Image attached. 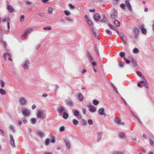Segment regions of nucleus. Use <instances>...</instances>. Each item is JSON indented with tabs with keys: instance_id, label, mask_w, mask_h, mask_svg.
<instances>
[{
	"instance_id": "22",
	"label": "nucleus",
	"mask_w": 154,
	"mask_h": 154,
	"mask_svg": "<svg viewBox=\"0 0 154 154\" xmlns=\"http://www.w3.org/2000/svg\"><path fill=\"white\" fill-rule=\"evenodd\" d=\"M2 43L3 44V45L4 46L6 50L7 51H9V48L8 47H7V44L6 43V41H3Z\"/></svg>"
},
{
	"instance_id": "1",
	"label": "nucleus",
	"mask_w": 154,
	"mask_h": 154,
	"mask_svg": "<svg viewBox=\"0 0 154 154\" xmlns=\"http://www.w3.org/2000/svg\"><path fill=\"white\" fill-rule=\"evenodd\" d=\"M57 110L60 115H61L63 112L66 111L65 107L61 105H59L57 107Z\"/></svg>"
},
{
	"instance_id": "62",
	"label": "nucleus",
	"mask_w": 154,
	"mask_h": 154,
	"mask_svg": "<svg viewBox=\"0 0 154 154\" xmlns=\"http://www.w3.org/2000/svg\"><path fill=\"white\" fill-rule=\"evenodd\" d=\"M121 100H122V101L124 102V103L126 105H127V102H126L125 100L123 98V97H121Z\"/></svg>"
},
{
	"instance_id": "26",
	"label": "nucleus",
	"mask_w": 154,
	"mask_h": 154,
	"mask_svg": "<svg viewBox=\"0 0 154 154\" xmlns=\"http://www.w3.org/2000/svg\"><path fill=\"white\" fill-rule=\"evenodd\" d=\"M117 13L116 12H115L113 14H112L111 15V18L114 19H116L117 18Z\"/></svg>"
},
{
	"instance_id": "61",
	"label": "nucleus",
	"mask_w": 154,
	"mask_h": 154,
	"mask_svg": "<svg viewBox=\"0 0 154 154\" xmlns=\"http://www.w3.org/2000/svg\"><path fill=\"white\" fill-rule=\"evenodd\" d=\"M147 81L146 79L143 80L141 81L140 82V84H144L146 83V82Z\"/></svg>"
},
{
	"instance_id": "28",
	"label": "nucleus",
	"mask_w": 154,
	"mask_h": 154,
	"mask_svg": "<svg viewBox=\"0 0 154 154\" xmlns=\"http://www.w3.org/2000/svg\"><path fill=\"white\" fill-rule=\"evenodd\" d=\"M114 23L115 25L117 26H119L120 25V22L117 20H116L114 21Z\"/></svg>"
},
{
	"instance_id": "52",
	"label": "nucleus",
	"mask_w": 154,
	"mask_h": 154,
	"mask_svg": "<svg viewBox=\"0 0 154 154\" xmlns=\"http://www.w3.org/2000/svg\"><path fill=\"white\" fill-rule=\"evenodd\" d=\"M120 55L121 57H123L125 56V53L123 52H121L120 53Z\"/></svg>"
},
{
	"instance_id": "51",
	"label": "nucleus",
	"mask_w": 154,
	"mask_h": 154,
	"mask_svg": "<svg viewBox=\"0 0 154 154\" xmlns=\"http://www.w3.org/2000/svg\"><path fill=\"white\" fill-rule=\"evenodd\" d=\"M64 13L67 16H68L70 15V12L69 11L65 10L64 11Z\"/></svg>"
},
{
	"instance_id": "20",
	"label": "nucleus",
	"mask_w": 154,
	"mask_h": 154,
	"mask_svg": "<svg viewBox=\"0 0 154 154\" xmlns=\"http://www.w3.org/2000/svg\"><path fill=\"white\" fill-rule=\"evenodd\" d=\"M87 57L90 60H94V58L91 56L90 53L88 52H87Z\"/></svg>"
},
{
	"instance_id": "58",
	"label": "nucleus",
	"mask_w": 154,
	"mask_h": 154,
	"mask_svg": "<svg viewBox=\"0 0 154 154\" xmlns=\"http://www.w3.org/2000/svg\"><path fill=\"white\" fill-rule=\"evenodd\" d=\"M4 131H2V130H1V129H0V134H1L2 136H4Z\"/></svg>"
},
{
	"instance_id": "54",
	"label": "nucleus",
	"mask_w": 154,
	"mask_h": 154,
	"mask_svg": "<svg viewBox=\"0 0 154 154\" xmlns=\"http://www.w3.org/2000/svg\"><path fill=\"white\" fill-rule=\"evenodd\" d=\"M24 16L23 15H21L20 17V21L22 22L24 20Z\"/></svg>"
},
{
	"instance_id": "23",
	"label": "nucleus",
	"mask_w": 154,
	"mask_h": 154,
	"mask_svg": "<svg viewBox=\"0 0 154 154\" xmlns=\"http://www.w3.org/2000/svg\"><path fill=\"white\" fill-rule=\"evenodd\" d=\"M104 109L103 108H101L98 110V113L100 115H102L103 114V112Z\"/></svg>"
},
{
	"instance_id": "46",
	"label": "nucleus",
	"mask_w": 154,
	"mask_h": 154,
	"mask_svg": "<svg viewBox=\"0 0 154 154\" xmlns=\"http://www.w3.org/2000/svg\"><path fill=\"white\" fill-rule=\"evenodd\" d=\"M36 122V119L35 118H32L31 119V122L32 124H34Z\"/></svg>"
},
{
	"instance_id": "48",
	"label": "nucleus",
	"mask_w": 154,
	"mask_h": 154,
	"mask_svg": "<svg viewBox=\"0 0 154 154\" xmlns=\"http://www.w3.org/2000/svg\"><path fill=\"white\" fill-rule=\"evenodd\" d=\"M88 122L89 125H92L93 124V122L91 119H88Z\"/></svg>"
},
{
	"instance_id": "16",
	"label": "nucleus",
	"mask_w": 154,
	"mask_h": 154,
	"mask_svg": "<svg viewBox=\"0 0 154 154\" xmlns=\"http://www.w3.org/2000/svg\"><path fill=\"white\" fill-rule=\"evenodd\" d=\"M116 122L119 125H123L124 124L123 122H121V121L119 118H117L115 119Z\"/></svg>"
},
{
	"instance_id": "27",
	"label": "nucleus",
	"mask_w": 154,
	"mask_h": 154,
	"mask_svg": "<svg viewBox=\"0 0 154 154\" xmlns=\"http://www.w3.org/2000/svg\"><path fill=\"white\" fill-rule=\"evenodd\" d=\"M37 133L38 135L41 137H42L44 136V133L42 131H38Z\"/></svg>"
},
{
	"instance_id": "15",
	"label": "nucleus",
	"mask_w": 154,
	"mask_h": 154,
	"mask_svg": "<svg viewBox=\"0 0 154 154\" xmlns=\"http://www.w3.org/2000/svg\"><path fill=\"white\" fill-rule=\"evenodd\" d=\"M85 19H86V21L87 22V23L90 26H92L93 25L91 21L88 18V16L85 15Z\"/></svg>"
},
{
	"instance_id": "64",
	"label": "nucleus",
	"mask_w": 154,
	"mask_h": 154,
	"mask_svg": "<svg viewBox=\"0 0 154 154\" xmlns=\"http://www.w3.org/2000/svg\"><path fill=\"white\" fill-rule=\"evenodd\" d=\"M137 73L138 75L140 77H141L142 75L141 72L139 71H137Z\"/></svg>"
},
{
	"instance_id": "14",
	"label": "nucleus",
	"mask_w": 154,
	"mask_h": 154,
	"mask_svg": "<svg viewBox=\"0 0 154 154\" xmlns=\"http://www.w3.org/2000/svg\"><path fill=\"white\" fill-rule=\"evenodd\" d=\"M108 25L110 27V28L114 30L118 34L119 33V32L118 30V29H117V28H116L115 26L112 25V24H111L110 23L108 24Z\"/></svg>"
},
{
	"instance_id": "50",
	"label": "nucleus",
	"mask_w": 154,
	"mask_h": 154,
	"mask_svg": "<svg viewBox=\"0 0 154 154\" xmlns=\"http://www.w3.org/2000/svg\"><path fill=\"white\" fill-rule=\"evenodd\" d=\"M10 130H11L13 132H15V129L14 128V127L13 125H11L10 126Z\"/></svg>"
},
{
	"instance_id": "12",
	"label": "nucleus",
	"mask_w": 154,
	"mask_h": 154,
	"mask_svg": "<svg viewBox=\"0 0 154 154\" xmlns=\"http://www.w3.org/2000/svg\"><path fill=\"white\" fill-rule=\"evenodd\" d=\"M125 4L126 6L128 8V10L131 12L133 11L132 6L129 2H125Z\"/></svg>"
},
{
	"instance_id": "60",
	"label": "nucleus",
	"mask_w": 154,
	"mask_h": 154,
	"mask_svg": "<svg viewBox=\"0 0 154 154\" xmlns=\"http://www.w3.org/2000/svg\"><path fill=\"white\" fill-rule=\"evenodd\" d=\"M144 85L145 87L146 88H149V84L147 83V81L146 82V83H145L144 84Z\"/></svg>"
},
{
	"instance_id": "6",
	"label": "nucleus",
	"mask_w": 154,
	"mask_h": 154,
	"mask_svg": "<svg viewBox=\"0 0 154 154\" xmlns=\"http://www.w3.org/2000/svg\"><path fill=\"white\" fill-rule=\"evenodd\" d=\"M75 96L80 101L82 102L83 100L84 96L81 93H78L75 94Z\"/></svg>"
},
{
	"instance_id": "47",
	"label": "nucleus",
	"mask_w": 154,
	"mask_h": 154,
	"mask_svg": "<svg viewBox=\"0 0 154 154\" xmlns=\"http://www.w3.org/2000/svg\"><path fill=\"white\" fill-rule=\"evenodd\" d=\"M65 130V127L64 126H61L59 128V131L60 132H62Z\"/></svg>"
},
{
	"instance_id": "37",
	"label": "nucleus",
	"mask_w": 154,
	"mask_h": 154,
	"mask_svg": "<svg viewBox=\"0 0 154 154\" xmlns=\"http://www.w3.org/2000/svg\"><path fill=\"white\" fill-rule=\"evenodd\" d=\"M0 82L1 87L2 88H4L5 86V82L3 80H1L0 81Z\"/></svg>"
},
{
	"instance_id": "21",
	"label": "nucleus",
	"mask_w": 154,
	"mask_h": 154,
	"mask_svg": "<svg viewBox=\"0 0 154 154\" xmlns=\"http://www.w3.org/2000/svg\"><path fill=\"white\" fill-rule=\"evenodd\" d=\"M7 6L8 9L10 12H12L13 11L14 9L12 6L7 5Z\"/></svg>"
},
{
	"instance_id": "57",
	"label": "nucleus",
	"mask_w": 154,
	"mask_h": 154,
	"mask_svg": "<svg viewBox=\"0 0 154 154\" xmlns=\"http://www.w3.org/2000/svg\"><path fill=\"white\" fill-rule=\"evenodd\" d=\"M67 20H68V21H70V22H72L73 21V20L71 19L70 17H66V18H65Z\"/></svg>"
},
{
	"instance_id": "17",
	"label": "nucleus",
	"mask_w": 154,
	"mask_h": 154,
	"mask_svg": "<svg viewBox=\"0 0 154 154\" xmlns=\"http://www.w3.org/2000/svg\"><path fill=\"white\" fill-rule=\"evenodd\" d=\"M103 134V132L102 131H100L98 132L97 136V141L99 142L101 139L102 136Z\"/></svg>"
},
{
	"instance_id": "56",
	"label": "nucleus",
	"mask_w": 154,
	"mask_h": 154,
	"mask_svg": "<svg viewBox=\"0 0 154 154\" xmlns=\"http://www.w3.org/2000/svg\"><path fill=\"white\" fill-rule=\"evenodd\" d=\"M106 32L109 35H112V32L111 31L109 30H106Z\"/></svg>"
},
{
	"instance_id": "32",
	"label": "nucleus",
	"mask_w": 154,
	"mask_h": 154,
	"mask_svg": "<svg viewBox=\"0 0 154 154\" xmlns=\"http://www.w3.org/2000/svg\"><path fill=\"white\" fill-rule=\"evenodd\" d=\"M82 124L84 126H86L87 125L86 121L84 119H82L81 120Z\"/></svg>"
},
{
	"instance_id": "63",
	"label": "nucleus",
	"mask_w": 154,
	"mask_h": 154,
	"mask_svg": "<svg viewBox=\"0 0 154 154\" xmlns=\"http://www.w3.org/2000/svg\"><path fill=\"white\" fill-rule=\"evenodd\" d=\"M125 63H119V66L121 67H123L124 65H125Z\"/></svg>"
},
{
	"instance_id": "24",
	"label": "nucleus",
	"mask_w": 154,
	"mask_h": 154,
	"mask_svg": "<svg viewBox=\"0 0 154 154\" xmlns=\"http://www.w3.org/2000/svg\"><path fill=\"white\" fill-rule=\"evenodd\" d=\"M4 59L5 60H6V58L7 57H11V54L8 52H6L4 54L3 56Z\"/></svg>"
},
{
	"instance_id": "18",
	"label": "nucleus",
	"mask_w": 154,
	"mask_h": 154,
	"mask_svg": "<svg viewBox=\"0 0 154 154\" xmlns=\"http://www.w3.org/2000/svg\"><path fill=\"white\" fill-rule=\"evenodd\" d=\"M131 64L133 67L136 66L137 65V63L135 60L133 58H132L131 60Z\"/></svg>"
},
{
	"instance_id": "49",
	"label": "nucleus",
	"mask_w": 154,
	"mask_h": 154,
	"mask_svg": "<svg viewBox=\"0 0 154 154\" xmlns=\"http://www.w3.org/2000/svg\"><path fill=\"white\" fill-rule=\"evenodd\" d=\"M125 4H124V3H122L120 4V6L123 9L125 10Z\"/></svg>"
},
{
	"instance_id": "9",
	"label": "nucleus",
	"mask_w": 154,
	"mask_h": 154,
	"mask_svg": "<svg viewBox=\"0 0 154 154\" xmlns=\"http://www.w3.org/2000/svg\"><path fill=\"white\" fill-rule=\"evenodd\" d=\"M91 29L93 32L94 35L96 38H97L98 36L99 32L94 27H93L91 28Z\"/></svg>"
},
{
	"instance_id": "39",
	"label": "nucleus",
	"mask_w": 154,
	"mask_h": 154,
	"mask_svg": "<svg viewBox=\"0 0 154 154\" xmlns=\"http://www.w3.org/2000/svg\"><path fill=\"white\" fill-rule=\"evenodd\" d=\"M106 20L104 15L103 16V19L100 20V22L101 23L106 22Z\"/></svg>"
},
{
	"instance_id": "36",
	"label": "nucleus",
	"mask_w": 154,
	"mask_h": 154,
	"mask_svg": "<svg viewBox=\"0 0 154 154\" xmlns=\"http://www.w3.org/2000/svg\"><path fill=\"white\" fill-rule=\"evenodd\" d=\"M0 93L2 95H5L6 94V91L2 88H0Z\"/></svg>"
},
{
	"instance_id": "19",
	"label": "nucleus",
	"mask_w": 154,
	"mask_h": 154,
	"mask_svg": "<svg viewBox=\"0 0 154 154\" xmlns=\"http://www.w3.org/2000/svg\"><path fill=\"white\" fill-rule=\"evenodd\" d=\"M100 18V14L98 13L96 14L94 16V18L96 21H98Z\"/></svg>"
},
{
	"instance_id": "5",
	"label": "nucleus",
	"mask_w": 154,
	"mask_h": 154,
	"mask_svg": "<svg viewBox=\"0 0 154 154\" xmlns=\"http://www.w3.org/2000/svg\"><path fill=\"white\" fill-rule=\"evenodd\" d=\"M36 115L39 118L43 119L44 118V113L42 111L38 110L36 113Z\"/></svg>"
},
{
	"instance_id": "13",
	"label": "nucleus",
	"mask_w": 154,
	"mask_h": 154,
	"mask_svg": "<svg viewBox=\"0 0 154 154\" xmlns=\"http://www.w3.org/2000/svg\"><path fill=\"white\" fill-rule=\"evenodd\" d=\"M29 64V61L25 60L24 63L22 64V66L24 69H27L28 67V65Z\"/></svg>"
},
{
	"instance_id": "44",
	"label": "nucleus",
	"mask_w": 154,
	"mask_h": 154,
	"mask_svg": "<svg viewBox=\"0 0 154 154\" xmlns=\"http://www.w3.org/2000/svg\"><path fill=\"white\" fill-rule=\"evenodd\" d=\"M51 29V27L50 26H48L46 27H44L43 28V29L44 30H49Z\"/></svg>"
},
{
	"instance_id": "38",
	"label": "nucleus",
	"mask_w": 154,
	"mask_h": 154,
	"mask_svg": "<svg viewBox=\"0 0 154 154\" xmlns=\"http://www.w3.org/2000/svg\"><path fill=\"white\" fill-rule=\"evenodd\" d=\"M50 141V140L49 138H47L45 139V144L46 145H48Z\"/></svg>"
},
{
	"instance_id": "30",
	"label": "nucleus",
	"mask_w": 154,
	"mask_h": 154,
	"mask_svg": "<svg viewBox=\"0 0 154 154\" xmlns=\"http://www.w3.org/2000/svg\"><path fill=\"white\" fill-rule=\"evenodd\" d=\"M119 135V137L121 138H124L125 136V133L122 132H120Z\"/></svg>"
},
{
	"instance_id": "33",
	"label": "nucleus",
	"mask_w": 154,
	"mask_h": 154,
	"mask_svg": "<svg viewBox=\"0 0 154 154\" xmlns=\"http://www.w3.org/2000/svg\"><path fill=\"white\" fill-rule=\"evenodd\" d=\"M53 8L51 7H49L48 8V11L49 14H51L52 13Z\"/></svg>"
},
{
	"instance_id": "8",
	"label": "nucleus",
	"mask_w": 154,
	"mask_h": 154,
	"mask_svg": "<svg viewBox=\"0 0 154 154\" xmlns=\"http://www.w3.org/2000/svg\"><path fill=\"white\" fill-rule=\"evenodd\" d=\"M19 100L20 103L22 105H25L27 103V100L24 97H21Z\"/></svg>"
},
{
	"instance_id": "53",
	"label": "nucleus",
	"mask_w": 154,
	"mask_h": 154,
	"mask_svg": "<svg viewBox=\"0 0 154 154\" xmlns=\"http://www.w3.org/2000/svg\"><path fill=\"white\" fill-rule=\"evenodd\" d=\"M149 143L151 145L154 146V142L150 138H149Z\"/></svg>"
},
{
	"instance_id": "40",
	"label": "nucleus",
	"mask_w": 154,
	"mask_h": 154,
	"mask_svg": "<svg viewBox=\"0 0 154 154\" xmlns=\"http://www.w3.org/2000/svg\"><path fill=\"white\" fill-rule=\"evenodd\" d=\"M66 103L67 105L70 106H72L73 105V102L71 101H67Z\"/></svg>"
},
{
	"instance_id": "4",
	"label": "nucleus",
	"mask_w": 154,
	"mask_h": 154,
	"mask_svg": "<svg viewBox=\"0 0 154 154\" xmlns=\"http://www.w3.org/2000/svg\"><path fill=\"white\" fill-rule=\"evenodd\" d=\"M23 115L26 116H29L30 114V111L29 110L26 108H25L22 111Z\"/></svg>"
},
{
	"instance_id": "2",
	"label": "nucleus",
	"mask_w": 154,
	"mask_h": 154,
	"mask_svg": "<svg viewBox=\"0 0 154 154\" xmlns=\"http://www.w3.org/2000/svg\"><path fill=\"white\" fill-rule=\"evenodd\" d=\"M32 30V28H29L26 29L23 34L22 35V36H26L29 35ZM21 39L23 40L22 37H21Z\"/></svg>"
},
{
	"instance_id": "3",
	"label": "nucleus",
	"mask_w": 154,
	"mask_h": 154,
	"mask_svg": "<svg viewBox=\"0 0 154 154\" xmlns=\"http://www.w3.org/2000/svg\"><path fill=\"white\" fill-rule=\"evenodd\" d=\"M10 143L11 146L13 147H15V145L14 144V140L13 138V137L12 134H10Z\"/></svg>"
},
{
	"instance_id": "10",
	"label": "nucleus",
	"mask_w": 154,
	"mask_h": 154,
	"mask_svg": "<svg viewBox=\"0 0 154 154\" xmlns=\"http://www.w3.org/2000/svg\"><path fill=\"white\" fill-rule=\"evenodd\" d=\"M87 106L89 108V111L92 112H94L96 111L97 109L95 107L91 104H89Z\"/></svg>"
},
{
	"instance_id": "41",
	"label": "nucleus",
	"mask_w": 154,
	"mask_h": 154,
	"mask_svg": "<svg viewBox=\"0 0 154 154\" xmlns=\"http://www.w3.org/2000/svg\"><path fill=\"white\" fill-rule=\"evenodd\" d=\"M141 31L142 33L143 34H146V29L142 28L141 29Z\"/></svg>"
},
{
	"instance_id": "43",
	"label": "nucleus",
	"mask_w": 154,
	"mask_h": 154,
	"mask_svg": "<svg viewBox=\"0 0 154 154\" xmlns=\"http://www.w3.org/2000/svg\"><path fill=\"white\" fill-rule=\"evenodd\" d=\"M74 115L76 116H78L79 115V112L78 111L75 110L74 111Z\"/></svg>"
},
{
	"instance_id": "31",
	"label": "nucleus",
	"mask_w": 154,
	"mask_h": 154,
	"mask_svg": "<svg viewBox=\"0 0 154 154\" xmlns=\"http://www.w3.org/2000/svg\"><path fill=\"white\" fill-rule=\"evenodd\" d=\"M9 21L10 19L8 17H5L3 19L2 22H7L8 23L9 22Z\"/></svg>"
},
{
	"instance_id": "29",
	"label": "nucleus",
	"mask_w": 154,
	"mask_h": 154,
	"mask_svg": "<svg viewBox=\"0 0 154 154\" xmlns=\"http://www.w3.org/2000/svg\"><path fill=\"white\" fill-rule=\"evenodd\" d=\"M72 122L73 124H74L75 125H78L79 124L78 121L75 119H73L72 121Z\"/></svg>"
},
{
	"instance_id": "25",
	"label": "nucleus",
	"mask_w": 154,
	"mask_h": 154,
	"mask_svg": "<svg viewBox=\"0 0 154 154\" xmlns=\"http://www.w3.org/2000/svg\"><path fill=\"white\" fill-rule=\"evenodd\" d=\"M69 117L68 114L67 113L64 112H63V117L65 119H67Z\"/></svg>"
},
{
	"instance_id": "55",
	"label": "nucleus",
	"mask_w": 154,
	"mask_h": 154,
	"mask_svg": "<svg viewBox=\"0 0 154 154\" xmlns=\"http://www.w3.org/2000/svg\"><path fill=\"white\" fill-rule=\"evenodd\" d=\"M68 6L69 8L71 9H73L75 8V6L71 4H69Z\"/></svg>"
},
{
	"instance_id": "11",
	"label": "nucleus",
	"mask_w": 154,
	"mask_h": 154,
	"mask_svg": "<svg viewBox=\"0 0 154 154\" xmlns=\"http://www.w3.org/2000/svg\"><path fill=\"white\" fill-rule=\"evenodd\" d=\"M64 141L65 143L67 148L69 149L70 148L71 145L69 140L68 139H64Z\"/></svg>"
},
{
	"instance_id": "42",
	"label": "nucleus",
	"mask_w": 154,
	"mask_h": 154,
	"mask_svg": "<svg viewBox=\"0 0 154 154\" xmlns=\"http://www.w3.org/2000/svg\"><path fill=\"white\" fill-rule=\"evenodd\" d=\"M93 103L95 105H97L99 103V101L96 99H94L93 101Z\"/></svg>"
},
{
	"instance_id": "34",
	"label": "nucleus",
	"mask_w": 154,
	"mask_h": 154,
	"mask_svg": "<svg viewBox=\"0 0 154 154\" xmlns=\"http://www.w3.org/2000/svg\"><path fill=\"white\" fill-rule=\"evenodd\" d=\"M111 85L112 87L114 90L115 91V92L117 93L118 94L119 92L117 90V88L112 83H111Z\"/></svg>"
},
{
	"instance_id": "35",
	"label": "nucleus",
	"mask_w": 154,
	"mask_h": 154,
	"mask_svg": "<svg viewBox=\"0 0 154 154\" xmlns=\"http://www.w3.org/2000/svg\"><path fill=\"white\" fill-rule=\"evenodd\" d=\"M139 52L140 51L139 49L137 48H135L133 50V52L134 53H139Z\"/></svg>"
},
{
	"instance_id": "59",
	"label": "nucleus",
	"mask_w": 154,
	"mask_h": 154,
	"mask_svg": "<svg viewBox=\"0 0 154 154\" xmlns=\"http://www.w3.org/2000/svg\"><path fill=\"white\" fill-rule=\"evenodd\" d=\"M7 26L8 28L7 31L8 32L9 31V30L10 28V23H9V22L7 23Z\"/></svg>"
},
{
	"instance_id": "7",
	"label": "nucleus",
	"mask_w": 154,
	"mask_h": 154,
	"mask_svg": "<svg viewBox=\"0 0 154 154\" xmlns=\"http://www.w3.org/2000/svg\"><path fill=\"white\" fill-rule=\"evenodd\" d=\"M139 33V30L138 29L135 28L133 30V34L134 37L136 38H137Z\"/></svg>"
},
{
	"instance_id": "45",
	"label": "nucleus",
	"mask_w": 154,
	"mask_h": 154,
	"mask_svg": "<svg viewBox=\"0 0 154 154\" xmlns=\"http://www.w3.org/2000/svg\"><path fill=\"white\" fill-rule=\"evenodd\" d=\"M113 154H124V153L122 152L118 151H114Z\"/></svg>"
}]
</instances>
